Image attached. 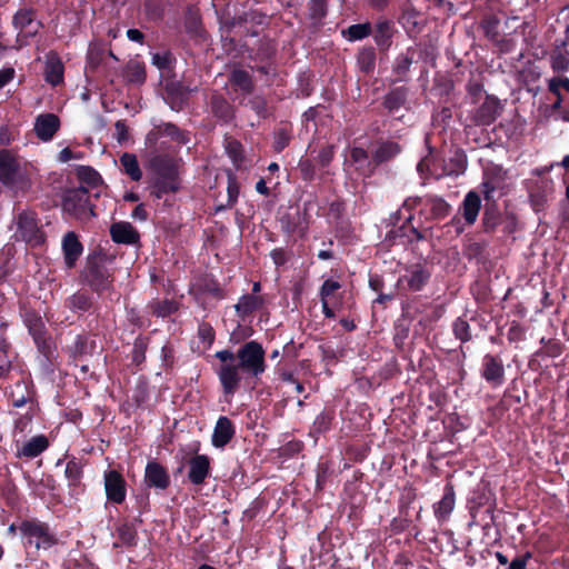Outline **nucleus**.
Returning <instances> with one entry per match:
<instances>
[{"instance_id": "obj_1", "label": "nucleus", "mask_w": 569, "mask_h": 569, "mask_svg": "<svg viewBox=\"0 0 569 569\" xmlns=\"http://www.w3.org/2000/svg\"><path fill=\"white\" fill-rule=\"evenodd\" d=\"M213 357L218 363L212 368L226 397H233L242 381L256 385L268 367L266 350L257 340L242 343L236 352L229 348L216 351Z\"/></svg>"}, {"instance_id": "obj_2", "label": "nucleus", "mask_w": 569, "mask_h": 569, "mask_svg": "<svg viewBox=\"0 0 569 569\" xmlns=\"http://www.w3.org/2000/svg\"><path fill=\"white\" fill-rule=\"evenodd\" d=\"M33 166L11 149L0 150V183L16 192H28L33 184Z\"/></svg>"}, {"instance_id": "obj_3", "label": "nucleus", "mask_w": 569, "mask_h": 569, "mask_svg": "<svg viewBox=\"0 0 569 569\" xmlns=\"http://www.w3.org/2000/svg\"><path fill=\"white\" fill-rule=\"evenodd\" d=\"M112 259L113 257L102 248H98L87 257L80 278L98 296L113 291L114 273L106 266Z\"/></svg>"}, {"instance_id": "obj_4", "label": "nucleus", "mask_w": 569, "mask_h": 569, "mask_svg": "<svg viewBox=\"0 0 569 569\" xmlns=\"http://www.w3.org/2000/svg\"><path fill=\"white\" fill-rule=\"evenodd\" d=\"M496 496L493 491L487 487H482L473 492L469 500V511L472 521L481 526L483 537L488 539V543L498 541V526L496 523Z\"/></svg>"}, {"instance_id": "obj_5", "label": "nucleus", "mask_w": 569, "mask_h": 569, "mask_svg": "<svg viewBox=\"0 0 569 569\" xmlns=\"http://www.w3.org/2000/svg\"><path fill=\"white\" fill-rule=\"evenodd\" d=\"M19 535L27 555L38 556L58 543V537L48 522L38 518H26L19 522Z\"/></svg>"}, {"instance_id": "obj_6", "label": "nucleus", "mask_w": 569, "mask_h": 569, "mask_svg": "<svg viewBox=\"0 0 569 569\" xmlns=\"http://www.w3.org/2000/svg\"><path fill=\"white\" fill-rule=\"evenodd\" d=\"M61 206L66 214L78 220L96 216L94 204L91 203L89 190L84 186L67 189Z\"/></svg>"}, {"instance_id": "obj_7", "label": "nucleus", "mask_w": 569, "mask_h": 569, "mask_svg": "<svg viewBox=\"0 0 569 569\" xmlns=\"http://www.w3.org/2000/svg\"><path fill=\"white\" fill-rule=\"evenodd\" d=\"M498 189V174L485 172L483 181L480 184V192L483 194L486 204L483 212V226L486 230L495 229L498 224V217L493 213L496 200L493 198L495 191Z\"/></svg>"}, {"instance_id": "obj_8", "label": "nucleus", "mask_w": 569, "mask_h": 569, "mask_svg": "<svg viewBox=\"0 0 569 569\" xmlns=\"http://www.w3.org/2000/svg\"><path fill=\"white\" fill-rule=\"evenodd\" d=\"M18 232L22 240L32 246L42 244L46 240L44 233L38 223L37 213L34 211L24 210L17 217Z\"/></svg>"}, {"instance_id": "obj_9", "label": "nucleus", "mask_w": 569, "mask_h": 569, "mask_svg": "<svg viewBox=\"0 0 569 569\" xmlns=\"http://www.w3.org/2000/svg\"><path fill=\"white\" fill-rule=\"evenodd\" d=\"M493 78L495 71L490 68H485L476 73H471L466 86L471 103H478L483 97L491 94L489 91L493 88Z\"/></svg>"}, {"instance_id": "obj_10", "label": "nucleus", "mask_w": 569, "mask_h": 569, "mask_svg": "<svg viewBox=\"0 0 569 569\" xmlns=\"http://www.w3.org/2000/svg\"><path fill=\"white\" fill-rule=\"evenodd\" d=\"M143 485L157 492L166 491L171 485L168 469L156 459L149 460L144 468Z\"/></svg>"}, {"instance_id": "obj_11", "label": "nucleus", "mask_w": 569, "mask_h": 569, "mask_svg": "<svg viewBox=\"0 0 569 569\" xmlns=\"http://www.w3.org/2000/svg\"><path fill=\"white\" fill-rule=\"evenodd\" d=\"M340 288L341 283L332 279L325 280L320 287L319 297L322 312L328 319H333L336 317L335 310L342 305V293L336 295Z\"/></svg>"}, {"instance_id": "obj_12", "label": "nucleus", "mask_w": 569, "mask_h": 569, "mask_svg": "<svg viewBox=\"0 0 569 569\" xmlns=\"http://www.w3.org/2000/svg\"><path fill=\"white\" fill-rule=\"evenodd\" d=\"M207 106L211 116L221 126L230 124L236 119V107L217 90L210 94Z\"/></svg>"}, {"instance_id": "obj_13", "label": "nucleus", "mask_w": 569, "mask_h": 569, "mask_svg": "<svg viewBox=\"0 0 569 569\" xmlns=\"http://www.w3.org/2000/svg\"><path fill=\"white\" fill-rule=\"evenodd\" d=\"M104 491L108 501L121 505L127 496V482L123 476L117 470L104 472Z\"/></svg>"}, {"instance_id": "obj_14", "label": "nucleus", "mask_w": 569, "mask_h": 569, "mask_svg": "<svg viewBox=\"0 0 569 569\" xmlns=\"http://www.w3.org/2000/svg\"><path fill=\"white\" fill-rule=\"evenodd\" d=\"M188 480L193 486H202L211 476V459L207 455H194L188 461Z\"/></svg>"}, {"instance_id": "obj_15", "label": "nucleus", "mask_w": 569, "mask_h": 569, "mask_svg": "<svg viewBox=\"0 0 569 569\" xmlns=\"http://www.w3.org/2000/svg\"><path fill=\"white\" fill-rule=\"evenodd\" d=\"M450 204L441 197L425 196L423 206L419 211L426 221L442 220L450 212Z\"/></svg>"}, {"instance_id": "obj_16", "label": "nucleus", "mask_w": 569, "mask_h": 569, "mask_svg": "<svg viewBox=\"0 0 569 569\" xmlns=\"http://www.w3.org/2000/svg\"><path fill=\"white\" fill-rule=\"evenodd\" d=\"M189 90L177 80L167 81L163 88V99L173 111H181L188 101Z\"/></svg>"}, {"instance_id": "obj_17", "label": "nucleus", "mask_w": 569, "mask_h": 569, "mask_svg": "<svg viewBox=\"0 0 569 569\" xmlns=\"http://www.w3.org/2000/svg\"><path fill=\"white\" fill-rule=\"evenodd\" d=\"M396 32L397 29L392 20L381 17L376 21L371 34L375 43L381 52H386L390 49Z\"/></svg>"}, {"instance_id": "obj_18", "label": "nucleus", "mask_w": 569, "mask_h": 569, "mask_svg": "<svg viewBox=\"0 0 569 569\" xmlns=\"http://www.w3.org/2000/svg\"><path fill=\"white\" fill-rule=\"evenodd\" d=\"M431 278L430 270L422 263L412 264L399 278V283H406L410 291H420Z\"/></svg>"}, {"instance_id": "obj_19", "label": "nucleus", "mask_w": 569, "mask_h": 569, "mask_svg": "<svg viewBox=\"0 0 569 569\" xmlns=\"http://www.w3.org/2000/svg\"><path fill=\"white\" fill-rule=\"evenodd\" d=\"M150 169L154 173V178H176L179 179V163L178 160L170 156L159 153L151 157Z\"/></svg>"}, {"instance_id": "obj_20", "label": "nucleus", "mask_w": 569, "mask_h": 569, "mask_svg": "<svg viewBox=\"0 0 569 569\" xmlns=\"http://www.w3.org/2000/svg\"><path fill=\"white\" fill-rule=\"evenodd\" d=\"M60 127L61 122L59 117L49 112L41 113L36 118L33 130L41 141L48 142L53 139Z\"/></svg>"}, {"instance_id": "obj_21", "label": "nucleus", "mask_w": 569, "mask_h": 569, "mask_svg": "<svg viewBox=\"0 0 569 569\" xmlns=\"http://www.w3.org/2000/svg\"><path fill=\"white\" fill-rule=\"evenodd\" d=\"M236 436V426L227 416H220L211 435V445L214 448H224Z\"/></svg>"}, {"instance_id": "obj_22", "label": "nucleus", "mask_w": 569, "mask_h": 569, "mask_svg": "<svg viewBox=\"0 0 569 569\" xmlns=\"http://www.w3.org/2000/svg\"><path fill=\"white\" fill-rule=\"evenodd\" d=\"M111 240L118 244L133 246L140 240L139 231L127 221L113 222L109 228Z\"/></svg>"}, {"instance_id": "obj_23", "label": "nucleus", "mask_w": 569, "mask_h": 569, "mask_svg": "<svg viewBox=\"0 0 569 569\" xmlns=\"http://www.w3.org/2000/svg\"><path fill=\"white\" fill-rule=\"evenodd\" d=\"M402 152V146L391 139H380L377 141V147L372 152L373 164L376 169L389 161L396 159Z\"/></svg>"}, {"instance_id": "obj_24", "label": "nucleus", "mask_w": 569, "mask_h": 569, "mask_svg": "<svg viewBox=\"0 0 569 569\" xmlns=\"http://www.w3.org/2000/svg\"><path fill=\"white\" fill-rule=\"evenodd\" d=\"M43 76L46 82H48L52 87H57L63 83L64 66L57 52L50 51L47 54Z\"/></svg>"}, {"instance_id": "obj_25", "label": "nucleus", "mask_w": 569, "mask_h": 569, "mask_svg": "<svg viewBox=\"0 0 569 569\" xmlns=\"http://www.w3.org/2000/svg\"><path fill=\"white\" fill-rule=\"evenodd\" d=\"M62 252L67 268H74L83 252V244L80 242L76 232L69 231L63 236Z\"/></svg>"}, {"instance_id": "obj_26", "label": "nucleus", "mask_w": 569, "mask_h": 569, "mask_svg": "<svg viewBox=\"0 0 569 569\" xmlns=\"http://www.w3.org/2000/svg\"><path fill=\"white\" fill-rule=\"evenodd\" d=\"M97 348L96 340L87 333L77 335L71 345L67 347L69 357L73 361L82 360L84 357L92 356Z\"/></svg>"}, {"instance_id": "obj_27", "label": "nucleus", "mask_w": 569, "mask_h": 569, "mask_svg": "<svg viewBox=\"0 0 569 569\" xmlns=\"http://www.w3.org/2000/svg\"><path fill=\"white\" fill-rule=\"evenodd\" d=\"M498 113V98L495 94H487L485 101L475 110L472 119L478 126H490L495 122Z\"/></svg>"}, {"instance_id": "obj_28", "label": "nucleus", "mask_w": 569, "mask_h": 569, "mask_svg": "<svg viewBox=\"0 0 569 569\" xmlns=\"http://www.w3.org/2000/svg\"><path fill=\"white\" fill-rule=\"evenodd\" d=\"M416 49L408 47L406 51L399 53L392 64V73L396 76V81L407 82L409 80L410 67L413 63Z\"/></svg>"}, {"instance_id": "obj_29", "label": "nucleus", "mask_w": 569, "mask_h": 569, "mask_svg": "<svg viewBox=\"0 0 569 569\" xmlns=\"http://www.w3.org/2000/svg\"><path fill=\"white\" fill-rule=\"evenodd\" d=\"M456 502V493L452 483L448 482L443 489V496L440 501L433 505L435 517L443 522L449 519Z\"/></svg>"}, {"instance_id": "obj_30", "label": "nucleus", "mask_w": 569, "mask_h": 569, "mask_svg": "<svg viewBox=\"0 0 569 569\" xmlns=\"http://www.w3.org/2000/svg\"><path fill=\"white\" fill-rule=\"evenodd\" d=\"M467 169V156L461 149L455 150L448 160H442L440 178L445 176H460Z\"/></svg>"}, {"instance_id": "obj_31", "label": "nucleus", "mask_w": 569, "mask_h": 569, "mask_svg": "<svg viewBox=\"0 0 569 569\" xmlns=\"http://www.w3.org/2000/svg\"><path fill=\"white\" fill-rule=\"evenodd\" d=\"M228 81L236 91L239 90L243 94H251L256 88L252 74L241 68L232 69Z\"/></svg>"}, {"instance_id": "obj_32", "label": "nucleus", "mask_w": 569, "mask_h": 569, "mask_svg": "<svg viewBox=\"0 0 569 569\" xmlns=\"http://www.w3.org/2000/svg\"><path fill=\"white\" fill-rule=\"evenodd\" d=\"M408 93L409 89L407 87H397L389 90L382 99V107L389 114H395L406 104Z\"/></svg>"}, {"instance_id": "obj_33", "label": "nucleus", "mask_w": 569, "mask_h": 569, "mask_svg": "<svg viewBox=\"0 0 569 569\" xmlns=\"http://www.w3.org/2000/svg\"><path fill=\"white\" fill-rule=\"evenodd\" d=\"M64 476L68 480V487L72 495H78L84 490L82 485L83 470L81 463L76 459H70L66 465Z\"/></svg>"}, {"instance_id": "obj_34", "label": "nucleus", "mask_w": 569, "mask_h": 569, "mask_svg": "<svg viewBox=\"0 0 569 569\" xmlns=\"http://www.w3.org/2000/svg\"><path fill=\"white\" fill-rule=\"evenodd\" d=\"M49 447V440L44 435H38L23 443L17 451L18 458L33 459L40 456Z\"/></svg>"}, {"instance_id": "obj_35", "label": "nucleus", "mask_w": 569, "mask_h": 569, "mask_svg": "<svg viewBox=\"0 0 569 569\" xmlns=\"http://www.w3.org/2000/svg\"><path fill=\"white\" fill-rule=\"evenodd\" d=\"M350 159L356 164V170L365 176L370 177L376 171L373 159H369V153L361 147H353L350 150Z\"/></svg>"}, {"instance_id": "obj_36", "label": "nucleus", "mask_w": 569, "mask_h": 569, "mask_svg": "<svg viewBox=\"0 0 569 569\" xmlns=\"http://www.w3.org/2000/svg\"><path fill=\"white\" fill-rule=\"evenodd\" d=\"M64 306L72 312H78L81 315L89 312L93 308L94 302L92 296L89 292L84 290H78L66 299Z\"/></svg>"}, {"instance_id": "obj_37", "label": "nucleus", "mask_w": 569, "mask_h": 569, "mask_svg": "<svg viewBox=\"0 0 569 569\" xmlns=\"http://www.w3.org/2000/svg\"><path fill=\"white\" fill-rule=\"evenodd\" d=\"M264 302L266 300L262 296L247 293L240 297L234 309L240 318L246 319L257 310L261 309Z\"/></svg>"}, {"instance_id": "obj_38", "label": "nucleus", "mask_w": 569, "mask_h": 569, "mask_svg": "<svg viewBox=\"0 0 569 569\" xmlns=\"http://www.w3.org/2000/svg\"><path fill=\"white\" fill-rule=\"evenodd\" d=\"M481 208L480 194L473 190L469 191L462 201V217L468 224H473Z\"/></svg>"}, {"instance_id": "obj_39", "label": "nucleus", "mask_w": 569, "mask_h": 569, "mask_svg": "<svg viewBox=\"0 0 569 569\" xmlns=\"http://www.w3.org/2000/svg\"><path fill=\"white\" fill-rule=\"evenodd\" d=\"M336 412L333 409H323L313 420L309 436L317 441L319 437L331 429Z\"/></svg>"}, {"instance_id": "obj_40", "label": "nucleus", "mask_w": 569, "mask_h": 569, "mask_svg": "<svg viewBox=\"0 0 569 569\" xmlns=\"http://www.w3.org/2000/svg\"><path fill=\"white\" fill-rule=\"evenodd\" d=\"M180 189V180L176 178H154L150 186V194L162 199L166 194L176 193Z\"/></svg>"}, {"instance_id": "obj_41", "label": "nucleus", "mask_w": 569, "mask_h": 569, "mask_svg": "<svg viewBox=\"0 0 569 569\" xmlns=\"http://www.w3.org/2000/svg\"><path fill=\"white\" fill-rule=\"evenodd\" d=\"M345 491L348 495V506L350 509L349 517L358 518L366 506L367 498L363 492L359 491L353 485H347Z\"/></svg>"}, {"instance_id": "obj_42", "label": "nucleus", "mask_w": 569, "mask_h": 569, "mask_svg": "<svg viewBox=\"0 0 569 569\" xmlns=\"http://www.w3.org/2000/svg\"><path fill=\"white\" fill-rule=\"evenodd\" d=\"M147 308L153 317L166 318L179 310V302L173 299H153L148 303Z\"/></svg>"}, {"instance_id": "obj_43", "label": "nucleus", "mask_w": 569, "mask_h": 569, "mask_svg": "<svg viewBox=\"0 0 569 569\" xmlns=\"http://www.w3.org/2000/svg\"><path fill=\"white\" fill-rule=\"evenodd\" d=\"M138 543V532L132 523L124 522L117 528V541L114 548L127 547L132 548Z\"/></svg>"}, {"instance_id": "obj_44", "label": "nucleus", "mask_w": 569, "mask_h": 569, "mask_svg": "<svg viewBox=\"0 0 569 569\" xmlns=\"http://www.w3.org/2000/svg\"><path fill=\"white\" fill-rule=\"evenodd\" d=\"M76 177L86 188L96 189L103 183L101 174L90 166H78L76 168Z\"/></svg>"}, {"instance_id": "obj_45", "label": "nucleus", "mask_w": 569, "mask_h": 569, "mask_svg": "<svg viewBox=\"0 0 569 569\" xmlns=\"http://www.w3.org/2000/svg\"><path fill=\"white\" fill-rule=\"evenodd\" d=\"M16 389H21V392L12 391L10 395L11 405L14 408H22L28 402L32 401L34 390L33 385L26 383L23 380H19L14 383Z\"/></svg>"}, {"instance_id": "obj_46", "label": "nucleus", "mask_w": 569, "mask_h": 569, "mask_svg": "<svg viewBox=\"0 0 569 569\" xmlns=\"http://www.w3.org/2000/svg\"><path fill=\"white\" fill-rule=\"evenodd\" d=\"M377 54L372 46L361 48L357 54V66L365 74H371L376 68Z\"/></svg>"}, {"instance_id": "obj_47", "label": "nucleus", "mask_w": 569, "mask_h": 569, "mask_svg": "<svg viewBox=\"0 0 569 569\" xmlns=\"http://www.w3.org/2000/svg\"><path fill=\"white\" fill-rule=\"evenodd\" d=\"M23 322L32 338L48 332L42 317L34 310H27L23 313Z\"/></svg>"}, {"instance_id": "obj_48", "label": "nucleus", "mask_w": 569, "mask_h": 569, "mask_svg": "<svg viewBox=\"0 0 569 569\" xmlns=\"http://www.w3.org/2000/svg\"><path fill=\"white\" fill-rule=\"evenodd\" d=\"M372 33V24L367 21L363 23L351 24L341 31L345 39L350 42L360 41L368 38Z\"/></svg>"}, {"instance_id": "obj_49", "label": "nucleus", "mask_w": 569, "mask_h": 569, "mask_svg": "<svg viewBox=\"0 0 569 569\" xmlns=\"http://www.w3.org/2000/svg\"><path fill=\"white\" fill-rule=\"evenodd\" d=\"M282 232L293 236L299 232L301 226V214L299 209L295 212L287 211L279 218Z\"/></svg>"}, {"instance_id": "obj_50", "label": "nucleus", "mask_w": 569, "mask_h": 569, "mask_svg": "<svg viewBox=\"0 0 569 569\" xmlns=\"http://www.w3.org/2000/svg\"><path fill=\"white\" fill-rule=\"evenodd\" d=\"M162 136L169 137L173 142L178 144H188L190 142V133L187 130L180 129L172 122H161Z\"/></svg>"}, {"instance_id": "obj_51", "label": "nucleus", "mask_w": 569, "mask_h": 569, "mask_svg": "<svg viewBox=\"0 0 569 569\" xmlns=\"http://www.w3.org/2000/svg\"><path fill=\"white\" fill-rule=\"evenodd\" d=\"M120 163L123 172L130 177L132 181H139L142 178V171L140 169L137 156L133 153L124 152L120 157Z\"/></svg>"}, {"instance_id": "obj_52", "label": "nucleus", "mask_w": 569, "mask_h": 569, "mask_svg": "<svg viewBox=\"0 0 569 569\" xmlns=\"http://www.w3.org/2000/svg\"><path fill=\"white\" fill-rule=\"evenodd\" d=\"M39 353L46 359V361L52 365L54 357L56 346L51 339L49 332L32 338Z\"/></svg>"}, {"instance_id": "obj_53", "label": "nucleus", "mask_w": 569, "mask_h": 569, "mask_svg": "<svg viewBox=\"0 0 569 569\" xmlns=\"http://www.w3.org/2000/svg\"><path fill=\"white\" fill-rule=\"evenodd\" d=\"M227 202L226 204H220L217 207V211L231 209L238 201L239 192H240V186L237 180V177L231 171L228 172L227 177Z\"/></svg>"}, {"instance_id": "obj_54", "label": "nucleus", "mask_w": 569, "mask_h": 569, "mask_svg": "<svg viewBox=\"0 0 569 569\" xmlns=\"http://www.w3.org/2000/svg\"><path fill=\"white\" fill-rule=\"evenodd\" d=\"M308 11L312 24L316 27L322 26V21L328 13V0H309Z\"/></svg>"}, {"instance_id": "obj_55", "label": "nucleus", "mask_w": 569, "mask_h": 569, "mask_svg": "<svg viewBox=\"0 0 569 569\" xmlns=\"http://www.w3.org/2000/svg\"><path fill=\"white\" fill-rule=\"evenodd\" d=\"M124 78L129 83H143L147 78L144 66L138 61H130L124 69Z\"/></svg>"}, {"instance_id": "obj_56", "label": "nucleus", "mask_w": 569, "mask_h": 569, "mask_svg": "<svg viewBox=\"0 0 569 569\" xmlns=\"http://www.w3.org/2000/svg\"><path fill=\"white\" fill-rule=\"evenodd\" d=\"M291 139L292 131L290 126L286 124L277 128L273 132V151L277 153L283 151L290 144Z\"/></svg>"}, {"instance_id": "obj_57", "label": "nucleus", "mask_w": 569, "mask_h": 569, "mask_svg": "<svg viewBox=\"0 0 569 569\" xmlns=\"http://www.w3.org/2000/svg\"><path fill=\"white\" fill-rule=\"evenodd\" d=\"M479 29L493 47L498 46V18L495 14L486 16L481 20Z\"/></svg>"}, {"instance_id": "obj_58", "label": "nucleus", "mask_w": 569, "mask_h": 569, "mask_svg": "<svg viewBox=\"0 0 569 569\" xmlns=\"http://www.w3.org/2000/svg\"><path fill=\"white\" fill-rule=\"evenodd\" d=\"M277 48L270 40H260L259 46L252 57L254 62L276 61Z\"/></svg>"}, {"instance_id": "obj_59", "label": "nucleus", "mask_w": 569, "mask_h": 569, "mask_svg": "<svg viewBox=\"0 0 569 569\" xmlns=\"http://www.w3.org/2000/svg\"><path fill=\"white\" fill-rule=\"evenodd\" d=\"M149 346V338L143 336H138L133 341V347L131 351V360L132 363L140 368L141 365L146 361V352Z\"/></svg>"}, {"instance_id": "obj_60", "label": "nucleus", "mask_w": 569, "mask_h": 569, "mask_svg": "<svg viewBox=\"0 0 569 569\" xmlns=\"http://www.w3.org/2000/svg\"><path fill=\"white\" fill-rule=\"evenodd\" d=\"M413 220V214H408L402 226L391 229L387 232L385 241L388 242L390 246L393 244H405L406 243V236H407V226L410 224Z\"/></svg>"}, {"instance_id": "obj_61", "label": "nucleus", "mask_w": 569, "mask_h": 569, "mask_svg": "<svg viewBox=\"0 0 569 569\" xmlns=\"http://www.w3.org/2000/svg\"><path fill=\"white\" fill-rule=\"evenodd\" d=\"M248 106L260 119H268L272 114L267 99L261 94L251 97L248 101Z\"/></svg>"}, {"instance_id": "obj_62", "label": "nucleus", "mask_w": 569, "mask_h": 569, "mask_svg": "<svg viewBox=\"0 0 569 569\" xmlns=\"http://www.w3.org/2000/svg\"><path fill=\"white\" fill-rule=\"evenodd\" d=\"M417 171L421 174H429L440 179L439 162L433 156L422 158L417 164Z\"/></svg>"}, {"instance_id": "obj_63", "label": "nucleus", "mask_w": 569, "mask_h": 569, "mask_svg": "<svg viewBox=\"0 0 569 569\" xmlns=\"http://www.w3.org/2000/svg\"><path fill=\"white\" fill-rule=\"evenodd\" d=\"M452 332L456 339L460 340L461 345L471 340V328L467 319L458 317L452 323Z\"/></svg>"}, {"instance_id": "obj_64", "label": "nucleus", "mask_w": 569, "mask_h": 569, "mask_svg": "<svg viewBox=\"0 0 569 569\" xmlns=\"http://www.w3.org/2000/svg\"><path fill=\"white\" fill-rule=\"evenodd\" d=\"M199 288L202 292L211 295L213 298L222 299L224 298V291L221 288L218 280L213 277H206L199 284Z\"/></svg>"}]
</instances>
